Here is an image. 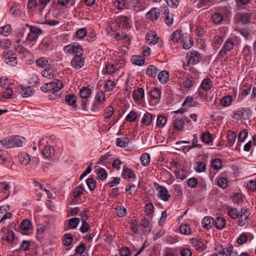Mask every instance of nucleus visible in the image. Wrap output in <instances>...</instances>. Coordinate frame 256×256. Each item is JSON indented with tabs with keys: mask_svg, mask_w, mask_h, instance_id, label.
<instances>
[{
	"mask_svg": "<svg viewBox=\"0 0 256 256\" xmlns=\"http://www.w3.org/2000/svg\"><path fill=\"white\" fill-rule=\"evenodd\" d=\"M175 174L176 178H180L181 180L185 179L187 176L186 172L182 169L176 170Z\"/></svg>",
	"mask_w": 256,
	"mask_h": 256,
	"instance_id": "obj_48",
	"label": "nucleus"
},
{
	"mask_svg": "<svg viewBox=\"0 0 256 256\" xmlns=\"http://www.w3.org/2000/svg\"><path fill=\"white\" fill-rule=\"evenodd\" d=\"M122 176L124 178H134L136 175L132 168L124 166L122 173Z\"/></svg>",
	"mask_w": 256,
	"mask_h": 256,
	"instance_id": "obj_18",
	"label": "nucleus"
},
{
	"mask_svg": "<svg viewBox=\"0 0 256 256\" xmlns=\"http://www.w3.org/2000/svg\"><path fill=\"white\" fill-rule=\"evenodd\" d=\"M13 87L10 86V88H5V90L2 92V96L6 98H10L13 94Z\"/></svg>",
	"mask_w": 256,
	"mask_h": 256,
	"instance_id": "obj_63",
	"label": "nucleus"
},
{
	"mask_svg": "<svg viewBox=\"0 0 256 256\" xmlns=\"http://www.w3.org/2000/svg\"><path fill=\"white\" fill-rule=\"evenodd\" d=\"M10 186L8 183L6 182H0V192L4 194L2 196L4 199H6L10 196Z\"/></svg>",
	"mask_w": 256,
	"mask_h": 256,
	"instance_id": "obj_14",
	"label": "nucleus"
},
{
	"mask_svg": "<svg viewBox=\"0 0 256 256\" xmlns=\"http://www.w3.org/2000/svg\"><path fill=\"white\" fill-rule=\"evenodd\" d=\"M192 246L196 250L202 252L206 249V246L200 240L197 238H192L190 240Z\"/></svg>",
	"mask_w": 256,
	"mask_h": 256,
	"instance_id": "obj_10",
	"label": "nucleus"
},
{
	"mask_svg": "<svg viewBox=\"0 0 256 256\" xmlns=\"http://www.w3.org/2000/svg\"><path fill=\"white\" fill-rule=\"evenodd\" d=\"M114 114V108L112 106H109L105 109L104 113V114L105 118H110Z\"/></svg>",
	"mask_w": 256,
	"mask_h": 256,
	"instance_id": "obj_60",
	"label": "nucleus"
},
{
	"mask_svg": "<svg viewBox=\"0 0 256 256\" xmlns=\"http://www.w3.org/2000/svg\"><path fill=\"white\" fill-rule=\"evenodd\" d=\"M130 4L136 8V11H140L144 8V0H130Z\"/></svg>",
	"mask_w": 256,
	"mask_h": 256,
	"instance_id": "obj_19",
	"label": "nucleus"
},
{
	"mask_svg": "<svg viewBox=\"0 0 256 256\" xmlns=\"http://www.w3.org/2000/svg\"><path fill=\"white\" fill-rule=\"evenodd\" d=\"M182 40L183 42V48L186 50L190 49L193 45V41L188 35L183 36Z\"/></svg>",
	"mask_w": 256,
	"mask_h": 256,
	"instance_id": "obj_17",
	"label": "nucleus"
},
{
	"mask_svg": "<svg viewBox=\"0 0 256 256\" xmlns=\"http://www.w3.org/2000/svg\"><path fill=\"white\" fill-rule=\"evenodd\" d=\"M32 226L31 222L28 220H23L20 224V228L24 230H28Z\"/></svg>",
	"mask_w": 256,
	"mask_h": 256,
	"instance_id": "obj_56",
	"label": "nucleus"
},
{
	"mask_svg": "<svg viewBox=\"0 0 256 256\" xmlns=\"http://www.w3.org/2000/svg\"><path fill=\"white\" fill-rule=\"evenodd\" d=\"M188 64H196L201 60L200 54L196 50H190L186 55Z\"/></svg>",
	"mask_w": 256,
	"mask_h": 256,
	"instance_id": "obj_6",
	"label": "nucleus"
},
{
	"mask_svg": "<svg viewBox=\"0 0 256 256\" xmlns=\"http://www.w3.org/2000/svg\"><path fill=\"white\" fill-rule=\"evenodd\" d=\"M42 75L43 76L49 79L53 78L54 75V70L50 67L46 68L42 71Z\"/></svg>",
	"mask_w": 256,
	"mask_h": 256,
	"instance_id": "obj_32",
	"label": "nucleus"
},
{
	"mask_svg": "<svg viewBox=\"0 0 256 256\" xmlns=\"http://www.w3.org/2000/svg\"><path fill=\"white\" fill-rule=\"evenodd\" d=\"M0 86L4 89L14 86V84L10 83L8 80L4 77L0 78Z\"/></svg>",
	"mask_w": 256,
	"mask_h": 256,
	"instance_id": "obj_39",
	"label": "nucleus"
},
{
	"mask_svg": "<svg viewBox=\"0 0 256 256\" xmlns=\"http://www.w3.org/2000/svg\"><path fill=\"white\" fill-rule=\"evenodd\" d=\"M224 42V38L220 36H216L214 37L212 42V46L215 50H218L222 45Z\"/></svg>",
	"mask_w": 256,
	"mask_h": 256,
	"instance_id": "obj_26",
	"label": "nucleus"
},
{
	"mask_svg": "<svg viewBox=\"0 0 256 256\" xmlns=\"http://www.w3.org/2000/svg\"><path fill=\"white\" fill-rule=\"evenodd\" d=\"M63 87L64 85L62 82L61 81L56 79L52 82L46 83L44 85L42 86L40 90L45 92H52L54 95L55 94V96H54L52 97V98L56 99L60 97L59 91Z\"/></svg>",
	"mask_w": 256,
	"mask_h": 256,
	"instance_id": "obj_1",
	"label": "nucleus"
},
{
	"mask_svg": "<svg viewBox=\"0 0 256 256\" xmlns=\"http://www.w3.org/2000/svg\"><path fill=\"white\" fill-rule=\"evenodd\" d=\"M0 163L6 167L12 166L13 162L12 158L10 156L8 152L0 148Z\"/></svg>",
	"mask_w": 256,
	"mask_h": 256,
	"instance_id": "obj_5",
	"label": "nucleus"
},
{
	"mask_svg": "<svg viewBox=\"0 0 256 256\" xmlns=\"http://www.w3.org/2000/svg\"><path fill=\"white\" fill-rule=\"evenodd\" d=\"M158 68L153 65L149 66L146 68V74L150 77L154 78L158 72Z\"/></svg>",
	"mask_w": 256,
	"mask_h": 256,
	"instance_id": "obj_34",
	"label": "nucleus"
},
{
	"mask_svg": "<svg viewBox=\"0 0 256 256\" xmlns=\"http://www.w3.org/2000/svg\"><path fill=\"white\" fill-rule=\"evenodd\" d=\"M181 38L180 32L178 30L174 32L170 36V39L174 42H178Z\"/></svg>",
	"mask_w": 256,
	"mask_h": 256,
	"instance_id": "obj_52",
	"label": "nucleus"
},
{
	"mask_svg": "<svg viewBox=\"0 0 256 256\" xmlns=\"http://www.w3.org/2000/svg\"><path fill=\"white\" fill-rule=\"evenodd\" d=\"M84 188L82 186L76 188L74 191V196L75 198L80 197L83 193Z\"/></svg>",
	"mask_w": 256,
	"mask_h": 256,
	"instance_id": "obj_53",
	"label": "nucleus"
},
{
	"mask_svg": "<svg viewBox=\"0 0 256 256\" xmlns=\"http://www.w3.org/2000/svg\"><path fill=\"white\" fill-rule=\"evenodd\" d=\"M73 240V238L70 234H65L63 240L64 244L66 246L70 245Z\"/></svg>",
	"mask_w": 256,
	"mask_h": 256,
	"instance_id": "obj_64",
	"label": "nucleus"
},
{
	"mask_svg": "<svg viewBox=\"0 0 256 256\" xmlns=\"http://www.w3.org/2000/svg\"><path fill=\"white\" fill-rule=\"evenodd\" d=\"M72 52L74 54L75 56H82L83 54V49L81 46L78 44H74Z\"/></svg>",
	"mask_w": 256,
	"mask_h": 256,
	"instance_id": "obj_49",
	"label": "nucleus"
},
{
	"mask_svg": "<svg viewBox=\"0 0 256 256\" xmlns=\"http://www.w3.org/2000/svg\"><path fill=\"white\" fill-rule=\"evenodd\" d=\"M117 23L120 26L124 27V28H128L130 27V19L126 16H122L117 18Z\"/></svg>",
	"mask_w": 256,
	"mask_h": 256,
	"instance_id": "obj_15",
	"label": "nucleus"
},
{
	"mask_svg": "<svg viewBox=\"0 0 256 256\" xmlns=\"http://www.w3.org/2000/svg\"><path fill=\"white\" fill-rule=\"evenodd\" d=\"M154 116L146 112L144 114L142 118V122L145 125L149 126L151 124L152 120L154 118Z\"/></svg>",
	"mask_w": 256,
	"mask_h": 256,
	"instance_id": "obj_23",
	"label": "nucleus"
},
{
	"mask_svg": "<svg viewBox=\"0 0 256 256\" xmlns=\"http://www.w3.org/2000/svg\"><path fill=\"white\" fill-rule=\"evenodd\" d=\"M15 50L22 58H25L29 54V51L21 45L16 47Z\"/></svg>",
	"mask_w": 256,
	"mask_h": 256,
	"instance_id": "obj_27",
	"label": "nucleus"
},
{
	"mask_svg": "<svg viewBox=\"0 0 256 256\" xmlns=\"http://www.w3.org/2000/svg\"><path fill=\"white\" fill-rule=\"evenodd\" d=\"M65 99L66 103L72 106H73L76 101V97L74 94L66 96Z\"/></svg>",
	"mask_w": 256,
	"mask_h": 256,
	"instance_id": "obj_45",
	"label": "nucleus"
},
{
	"mask_svg": "<svg viewBox=\"0 0 256 256\" xmlns=\"http://www.w3.org/2000/svg\"><path fill=\"white\" fill-rule=\"evenodd\" d=\"M145 212L147 216H150L153 212L154 210V206L152 203H148L146 204L145 207Z\"/></svg>",
	"mask_w": 256,
	"mask_h": 256,
	"instance_id": "obj_59",
	"label": "nucleus"
},
{
	"mask_svg": "<svg viewBox=\"0 0 256 256\" xmlns=\"http://www.w3.org/2000/svg\"><path fill=\"white\" fill-rule=\"evenodd\" d=\"M144 96V90L142 88H138L134 90L132 92V97L135 100H140L143 98Z\"/></svg>",
	"mask_w": 256,
	"mask_h": 256,
	"instance_id": "obj_22",
	"label": "nucleus"
},
{
	"mask_svg": "<svg viewBox=\"0 0 256 256\" xmlns=\"http://www.w3.org/2000/svg\"><path fill=\"white\" fill-rule=\"evenodd\" d=\"M132 63L134 64L141 66L144 63L145 60L140 56H134L131 59Z\"/></svg>",
	"mask_w": 256,
	"mask_h": 256,
	"instance_id": "obj_28",
	"label": "nucleus"
},
{
	"mask_svg": "<svg viewBox=\"0 0 256 256\" xmlns=\"http://www.w3.org/2000/svg\"><path fill=\"white\" fill-rule=\"evenodd\" d=\"M2 56L6 62L10 66H14L17 64L18 61L16 54L12 50L4 51Z\"/></svg>",
	"mask_w": 256,
	"mask_h": 256,
	"instance_id": "obj_3",
	"label": "nucleus"
},
{
	"mask_svg": "<svg viewBox=\"0 0 256 256\" xmlns=\"http://www.w3.org/2000/svg\"><path fill=\"white\" fill-rule=\"evenodd\" d=\"M226 224V220L222 217H217L214 220V224L216 228L222 230L224 228Z\"/></svg>",
	"mask_w": 256,
	"mask_h": 256,
	"instance_id": "obj_24",
	"label": "nucleus"
},
{
	"mask_svg": "<svg viewBox=\"0 0 256 256\" xmlns=\"http://www.w3.org/2000/svg\"><path fill=\"white\" fill-rule=\"evenodd\" d=\"M48 61L45 58H40L36 60V64L42 68L46 67Z\"/></svg>",
	"mask_w": 256,
	"mask_h": 256,
	"instance_id": "obj_55",
	"label": "nucleus"
},
{
	"mask_svg": "<svg viewBox=\"0 0 256 256\" xmlns=\"http://www.w3.org/2000/svg\"><path fill=\"white\" fill-rule=\"evenodd\" d=\"M26 26L30 28V32L38 36L40 35L42 33V30L40 28H36L34 26L26 24Z\"/></svg>",
	"mask_w": 256,
	"mask_h": 256,
	"instance_id": "obj_51",
	"label": "nucleus"
},
{
	"mask_svg": "<svg viewBox=\"0 0 256 256\" xmlns=\"http://www.w3.org/2000/svg\"><path fill=\"white\" fill-rule=\"evenodd\" d=\"M97 170V176L100 180H103L107 178L108 173L104 168H100Z\"/></svg>",
	"mask_w": 256,
	"mask_h": 256,
	"instance_id": "obj_43",
	"label": "nucleus"
},
{
	"mask_svg": "<svg viewBox=\"0 0 256 256\" xmlns=\"http://www.w3.org/2000/svg\"><path fill=\"white\" fill-rule=\"evenodd\" d=\"M91 90L87 87H82L80 92V95L82 98H88L91 94Z\"/></svg>",
	"mask_w": 256,
	"mask_h": 256,
	"instance_id": "obj_33",
	"label": "nucleus"
},
{
	"mask_svg": "<svg viewBox=\"0 0 256 256\" xmlns=\"http://www.w3.org/2000/svg\"><path fill=\"white\" fill-rule=\"evenodd\" d=\"M148 41L152 44H155L158 41V38L154 32H150L146 36Z\"/></svg>",
	"mask_w": 256,
	"mask_h": 256,
	"instance_id": "obj_29",
	"label": "nucleus"
},
{
	"mask_svg": "<svg viewBox=\"0 0 256 256\" xmlns=\"http://www.w3.org/2000/svg\"><path fill=\"white\" fill-rule=\"evenodd\" d=\"M180 232L184 234H190L191 233V229L190 225L186 224H182L180 228Z\"/></svg>",
	"mask_w": 256,
	"mask_h": 256,
	"instance_id": "obj_47",
	"label": "nucleus"
},
{
	"mask_svg": "<svg viewBox=\"0 0 256 256\" xmlns=\"http://www.w3.org/2000/svg\"><path fill=\"white\" fill-rule=\"evenodd\" d=\"M234 43L232 39L228 38L224 44L223 46L220 50L218 56L224 58L227 52L233 48Z\"/></svg>",
	"mask_w": 256,
	"mask_h": 256,
	"instance_id": "obj_7",
	"label": "nucleus"
},
{
	"mask_svg": "<svg viewBox=\"0 0 256 256\" xmlns=\"http://www.w3.org/2000/svg\"><path fill=\"white\" fill-rule=\"evenodd\" d=\"M232 102V98L230 95H227L222 98L220 100V104L224 106H230Z\"/></svg>",
	"mask_w": 256,
	"mask_h": 256,
	"instance_id": "obj_37",
	"label": "nucleus"
},
{
	"mask_svg": "<svg viewBox=\"0 0 256 256\" xmlns=\"http://www.w3.org/2000/svg\"><path fill=\"white\" fill-rule=\"evenodd\" d=\"M252 85L250 84H245L242 86L240 89V94L243 96H246L251 90Z\"/></svg>",
	"mask_w": 256,
	"mask_h": 256,
	"instance_id": "obj_40",
	"label": "nucleus"
},
{
	"mask_svg": "<svg viewBox=\"0 0 256 256\" xmlns=\"http://www.w3.org/2000/svg\"><path fill=\"white\" fill-rule=\"evenodd\" d=\"M161 92L160 90L154 88L150 91V96L154 99L158 100L160 98Z\"/></svg>",
	"mask_w": 256,
	"mask_h": 256,
	"instance_id": "obj_50",
	"label": "nucleus"
},
{
	"mask_svg": "<svg viewBox=\"0 0 256 256\" xmlns=\"http://www.w3.org/2000/svg\"><path fill=\"white\" fill-rule=\"evenodd\" d=\"M212 20L214 23L216 24H219L223 20V16L219 12H215L212 16Z\"/></svg>",
	"mask_w": 256,
	"mask_h": 256,
	"instance_id": "obj_38",
	"label": "nucleus"
},
{
	"mask_svg": "<svg viewBox=\"0 0 256 256\" xmlns=\"http://www.w3.org/2000/svg\"><path fill=\"white\" fill-rule=\"evenodd\" d=\"M228 214L231 218L236 219L240 216L241 214V210L240 212H238L236 208H231L228 210Z\"/></svg>",
	"mask_w": 256,
	"mask_h": 256,
	"instance_id": "obj_36",
	"label": "nucleus"
},
{
	"mask_svg": "<svg viewBox=\"0 0 256 256\" xmlns=\"http://www.w3.org/2000/svg\"><path fill=\"white\" fill-rule=\"evenodd\" d=\"M250 213L248 211L247 208H241V214L238 218L239 220L238 222V224L239 226H242L248 222L249 218Z\"/></svg>",
	"mask_w": 256,
	"mask_h": 256,
	"instance_id": "obj_8",
	"label": "nucleus"
},
{
	"mask_svg": "<svg viewBox=\"0 0 256 256\" xmlns=\"http://www.w3.org/2000/svg\"><path fill=\"white\" fill-rule=\"evenodd\" d=\"M18 90L22 96L24 98L30 96L34 93V90L31 86H21Z\"/></svg>",
	"mask_w": 256,
	"mask_h": 256,
	"instance_id": "obj_12",
	"label": "nucleus"
},
{
	"mask_svg": "<svg viewBox=\"0 0 256 256\" xmlns=\"http://www.w3.org/2000/svg\"><path fill=\"white\" fill-rule=\"evenodd\" d=\"M160 16V10L156 8H152L146 14V17L150 20L154 21L158 18Z\"/></svg>",
	"mask_w": 256,
	"mask_h": 256,
	"instance_id": "obj_11",
	"label": "nucleus"
},
{
	"mask_svg": "<svg viewBox=\"0 0 256 256\" xmlns=\"http://www.w3.org/2000/svg\"><path fill=\"white\" fill-rule=\"evenodd\" d=\"M164 12L162 13V17L164 18V22L168 26H171L173 24V18H170L168 10L166 6H164Z\"/></svg>",
	"mask_w": 256,
	"mask_h": 256,
	"instance_id": "obj_20",
	"label": "nucleus"
},
{
	"mask_svg": "<svg viewBox=\"0 0 256 256\" xmlns=\"http://www.w3.org/2000/svg\"><path fill=\"white\" fill-rule=\"evenodd\" d=\"M156 190L158 192L157 196L160 199L164 200H168L170 198V195L168 194V190L166 187L160 186L157 183H154Z\"/></svg>",
	"mask_w": 256,
	"mask_h": 256,
	"instance_id": "obj_4",
	"label": "nucleus"
},
{
	"mask_svg": "<svg viewBox=\"0 0 256 256\" xmlns=\"http://www.w3.org/2000/svg\"><path fill=\"white\" fill-rule=\"evenodd\" d=\"M84 59L82 56H75L71 61V66L73 68L78 70L84 65Z\"/></svg>",
	"mask_w": 256,
	"mask_h": 256,
	"instance_id": "obj_9",
	"label": "nucleus"
},
{
	"mask_svg": "<svg viewBox=\"0 0 256 256\" xmlns=\"http://www.w3.org/2000/svg\"><path fill=\"white\" fill-rule=\"evenodd\" d=\"M158 78L162 84H166L168 80L169 73L166 70H162L159 73Z\"/></svg>",
	"mask_w": 256,
	"mask_h": 256,
	"instance_id": "obj_25",
	"label": "nucleus"
},
{
	"mask_svg": "<svg viewBox=\"0 0 256 256\" xmlns=\"http://www.w3.org/2000/svg\"><path fill=\"white\" fill-rule=\"evenodd\" d=\"M137 118V114L134 111H131L126 116V120L130 122H134Z\"/></svg>",
	"mask_w": 256,
	"mask_h": 256,
	"instance_id": "obj_54",
	"label": "nucleus"
},
{
	"mask_svg": "<svg viewBox=\"0 0 256 256\" xmlns=\"http://www.w3.org/2000/svg\"><path fill=\"white\" fill-rule=\"evenodd\" d=\"M0 142L1 144H22L26 143V140L24 137L14 135L1 140Z\"/></svg>",
	"mask_w": 256,
	"mask_h": 256,
	"instance_id": "obj_2",
	"label": "nucleus"
},
{
	"mask_svg": "<svg viewBox=\"0 0 256 256\" xmlns=\"http://www.w3.org/2000/svg\"><path fill=\"white\" fill-rule=\"evenodd\" d=\"M115 210L117 216L120 218H123L127 214L126 209L122 206L116 208Z\"/></svg>",
	"mask_w": 256,
	"mask_h": 256,
	"instance_id": "obj_42",
	"label": "nucleus"
},
{
	"mask_svg": "<svg viewBox=\"0 0 256 256\" xmlns=\"http://www.w3.org/2000/svg\"><path fill=\"white\" fill-rule=\"evenodd\" d=\"M95 98L97 102L102 104L103 102L106 100L104 92L102 91L98 92Z\"/></svg>",
	"mask_w": 256,
	"mask_h": 256,
	"instance_id": "obj_62",
	"label": "nucleus"
},
{
	"mask_svg": "<svg viewBox=\"0 0 256 256\" xmlns=\"http://www.w3.org/2000/svg\"><path fill=\"white\" fill-rule=\"evenodd\" d=\"M212 87V82L209 78H204L202 80L200 88L204 90L205 91H208Z\"/></svg>",
	"mask_w": 256,
	"mask_h": 256,
	"instance_id": "obj_30",
	"label": "nucleus"
},
{
	"mask_svg": "<svg viewBox=\"0 0 256 256\" xmlns=\"http://www.w3.org/2000/svg\"><path fill=\"white\" fill-rule=\"evenodd\" d=\"M11 26L10 25H6L0 27V34L5 36H8L10 33Z\"/></svg>",
	"mask_w": 256,
	"mask_h": 256,
	"instance_id": "obj_46",
	"label": "nucleus"
},
{
	"mask_svg": "<svg viewBox=\"0 0 256 256\" xmlns=\"http://www.w3.org/2000/svg\"><path fill=\"white\" fill-rule=\"evenodd\" d=\"M150 156L148 153H144L140 156V161L142 165L147 166L150 162Z\"/></svg>",
	"mask_w": 256,
	"mask_h": 256,
	"instance_id": "obj_41",
	"label": "nucleus"
},
{
	"mask_svg": "<svg viewBox=\"0 0 256 256\" xmlns=\"http://www.w3.org/2000/svg\"><path fill=\"white\" fill-rule=\"evenodd\" d=\"M80 222V219L78 218H72L69 220V225L72 228H76Z\"/></svg>",
	"mask_w": 256,
	"mask_h": 256,
	"instance_id": "obj_61",
	"label": "nucleus"
},
{
	"mask_svg": "<svg viewBox=\"0 0 256 256\" xmlns=\"http://www.w3.org/2000/svg\"><path fill=\"white\" fill-rule=\"evenodd\" d=\"M202 141L206 144H208L212 140V136L209 132H204L201 134Z\"/></svg>",
	"mask_w": 256,
	"mask_h": 256,
	"instance_id": "obj_31",
	"label": "nucleus"
},
{
	"mask_svg": "<svg viewBox=\"0 0 256 256\" xmlns=\"http://www.w3.org/2000/svg\"><path fill=\"white\" fill-rule=\"evenodd\" d=\"M42 154L46 158H51L55 154V149L50 145H46L42 149Z\"/></svg>",
	"mask_w": 256,
	"mask_h": 256,
	"instance_id": "obj_13",
	"label": "nucleus"
},
{
	"mask_svg": "<svg viewBox=\"0 0 256 256\" xmlns=\"http://www.w3.org/2000/svg\"><path fill=\"white\" fill-rule=\"evenodd\" d=\"M18 160L22 164L26 166L30 163V156L28 154L22 152L18 156Z\"/></svg>",
	"mask_w": 256,
	"mask_h": 256,
	"instance_id": "obj_21",
	"label": "nucleus"
},
{
	"mask_svg": "<svg viewBox=\"0 0 256 256\" xmlns=\"http://www.w3.org/2000/svg\"><path fill=\"white\" fill-rule=\"evenodd\" d=\"M198 184V180L195 178H189L187 182V184L188 187L194 188L196 187Z\"/></svg>",
	"mask_w": 256,
	"mask_h": 256,
	"instance_id": "obj_58",
	"label": "nucleus"
},
{
	"mask_svg": "<svg viewBox=\"0 0 256 256\" xmlns=\"http://www.w3.org/2000/svg\"><path fill=\"white\" fill-rule=\"evenodd\" d=\"M114 6L118 10H124L126 8V2L124 0H115Z\"/></svg>",
	"mask_w": 256,
	"mask_h": 256,
	"instance_id": "obj_57",
	"label": "nucleus"
},
{
	"mask_svg": "<svg viewBox=\"0 0 256 256\" xmlns=\"http://www.w3.org/2000/svg\"><path fill=\"white\" fill-rule=\"evenodd\" d=\"M167 118L163 115H160L157 118L156 126L160 128L164 127L166 124Z\"/></svg>",
	"mask_w": 256,
	"mask_h": 256,
	"instance_id": "obj_44",
	"label": "nucleus"
},
{
	"mask_svg": "<svg viewBox=\"0 0 256 256\" xmlns=\"http://www.w3.org/2000/svg\"><path fill=\"white\" fill-rule=\"evenodd\" d=\"M202 224L204 228L210 230L214 225V220L210 216H206L202 220Z\"/></svg>",
	"mask_w": 256,
	"mask_h": 256,
	"instance_id": "obj_16",
	"label": "nucleus"
},
{
	"mask_svg": "<svg viewBox=\"0 0 256 256\" xmlns=\"http://www.w3.org/2000/svg\"><path fill=\"white\" fill-rule=\"evenodd\" d=\"M238 18L242 24H246L250 22L251 16L248 13L244 12L239 14L238 15Z\"/></svg>",
	"mask_w": 256,
	"mask_h": 256,
	"instance_id": "obj_35",
	"label": "nucleus"
}]
</instances>
